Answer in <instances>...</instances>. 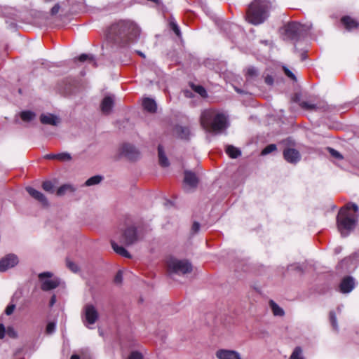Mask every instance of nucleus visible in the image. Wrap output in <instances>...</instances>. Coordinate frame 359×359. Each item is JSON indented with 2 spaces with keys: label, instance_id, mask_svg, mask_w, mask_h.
I'll return each mask as SVG.
<instances>
[{
  "label": "nucleus",
  "instance_id": "nucleus-1",
  "mask_svg": "<svg viewBox=\"0 0 359 359\" xmlns=\"http://www.w3.org/2000/svg\"><path fill=\"white\" fill-rule=\"evenodd\" d=\"M140 28L134 22L121 20L108 28L106 36L109 41L125 46L135 41L140 35Z\"/></svg>",
  "mask_w": 359,
  "mask_h": 359
},
{
  "label": "nucleus",
  "instance_id": "nucleus-2",
  "mask_svg": "<svg viewBox=\"0 0 359 359\" xmlns=\"http://www.w3.org/2000/svg\"><path fill=\"white\" fill-rule=\"evenodd\" d=\"M202 127L210 133H220L226 128V116L212 109H205L201 115Z\"/></svg>",
  "mask_w": 359,
  "mask_h": 359
},
{
  "label": "nucleus",
  "instance_id": "nucleus-3",
  "mask_svg": "<svg viewBox=\"0 0 359 359\" xmlns=\"http://www.w3.org/2000/svg\"><path fill=\"white\" fill-rule=\"evenodd\" d=\"M271 5L268 0H254L246 11V20L258 25L263 23L269 17Z\"/></svg>",
  "mask_w": 359,
  "mask_h": 359
},
{
  "label": "nucleus",
  "instance_id": "nucleus-4",
  "mask_svg": "<svg viewBox=\"0 0 359 359\" xmlns=\"http://www.w3.org/2000/svg\"><path fill=\"white\" fill-rule=\"evenodd\" d=\"M358 217V214L353 215L348 211V206L339 210L337 217V224L342 236H347L354 229Z\"/></svg>",
  "mask_w": 359,
  "mask_h": 359
},
{
  "label": "nucleus",
  "instance_id": "nucleus-5",
  "mask_svg": "<svg viewBox=\"0 0 359 359\" xmlns=\"http://www.w3.org/2000/svg\"><path fill=\"white\" fill-rule=\"evenodd\" d=\"M168 272L170 276L175 274L184 275L192 271L191 264L186 259H177L170 257L167 261Z\"/></svg>",
  "mask_w": 359,
  "mask_h": 359
},
{
  "label": "nucleus",
  "instance_id": "nucleus-6",
  "mask_svg": "<svg viewBox=\"0 0 359 359\" xmlns=\"http://www.w3.org/2000/svg\"><path fill=\"white\" fill-rule=\"evenodd\" d=\"M99 316L98 311L93 304L88 303L83 306L82 310V321L87 327L94 325L99 319Z\"/></svg>",
  "mask_w": 359,
  "mask_h": 359
},
{
  "label": "nucleus",
  "instance_id": "nucleus-7",
  "mask_svg": "<svg viewBox=\"0 0 359 359\" xmlns=\"http://www.w3.org/2000/svg\"><path fill=\"white\" fill-rule=\"evenodd\" d=\"M52 276L53 274L50 272H43L39 274L42 290L48 291L56 288L59 285L60 280L57 278L50 279Z\"/></svg>",
  "mask_w": 359,
  "mask_h": 359
},
{
  "label": "nucleus",
  "instance_id": "nucleus-8",
  "mask_svg": "<svg viewBox=\"0 0 359 359\" xmlns=\"http://www.w3.org/2000/svg\"><path fill=\"white\" fill-rule=\"evenodd\" d=\"M284 34L289 39H296L304 30V26L296 22H291L284 26Z\"/></svg>",
  "mask_w": 359,
  "mask_h": 359
},
{
  "label": "nucleus",
  "instance_id": "nucleus-9",
  "mask_svg": "<svg viewBox=\"0 0 359 359\" xmlns=\"http://www.w3.org/2000/svg\"><path fill=\"white\" fill-rule=\"evenodd\" d=\"M119 154L129 160L135 161L138 158L140 153L134 146L130 144H123L119 148Z\"/></svg>",
  "mask_w": 359,
  "mask_h": 359
},
{
  "label": "nucleus",
  "instance_id": "nucleus-10",
  "mask_svg": "<svg viewBox=\"0 0 359 359\" xmlns=\"http://www.w3.org/2000/svg\"><path fill=\"white\" fill-rule=\"evenodd\" d=\"M18 263V258L13 254H9L0 259V271L4 272L14 267Z\"/></svg>",
  "mask_w": 359,
  "mask_h": 359
},
{
  "label": "nucleus",
  "instance_id": "nucleus-11",
  "mask_svg": "<svg viewBox=\"0 0 359 359\" xmlns=\"http://www.w3.org/2000/svg\"><path fill=\"white\" fill-rule=\"evenodd\" d=\"M137 240L136 229L133 226L128 227L122 234V241L124 244L129 245Z\"/></svg>",
  "mask_w": 359,
  "mask_h": 359
},
{
  "label": "nucleus",
  "instance_id": "nucleus-12",
  "mask_svg": "<svg viewBox=\"0 0 359 359\" xmlns=\"http://www.w3.org/2000/svg\"><path fill=\"white\" fill-rule=\"evenodd\" d=\"M283 156L285 159L290 163H296L299 161L301 156L299 152L292 148H288L284 150Z\"/></svg>",
  "mask_w": 359,
  "mask_h": 359
},
{
  "label": "nucleus",
  "instance_id": "nucleus-13",
  "mask_svg": "<svg viewBox=\"0 0 359 359\" xmlns=\"http://www.w3.org/2000/svg\"><path fill=\"white\" fill-rule=\"evenodd\" d=\"M198 178L195 173L190 171L184 172V189H187V187L189 188H195L198 184Z\"/></svg>",
  "mask_w": 359,
  "mask_h": 359
},
{
  "label": "nucleus",
  "instance_id": "nucleus-14",
  "mask_svg": "<svg viewBox=\"0 0 359 359\" xmlns=\"http://www.w3.org/2000/svg\"><path fill=\"white\" fill-rule=\"evenodd\" d=\"M40 121L45 125L56 126L60 123V119L58 116L52 114H42L40 116Z\"/></svg>",
  "mask_w": 359,
  "mask_h": 359
},
{
  "label": "nucleus",
  "instance_id": "nucleus-15",
  "mask_svg": "<svg viewBox=\"0 0 359 359\" xmlns=\"http://www.w3.org/2000/svg\"><path fill=\"white\" fill-rule=\"evenodd\" d=\"M114 96H112V95L105 96L104 97V99L102 100L101 104H100V108H101L102 113H104L105 114H109L111 112V111L114 107Z\"/></svg>",
  "mask_w": 359,
  "mask_h": 359
},
{
  "label": "nucleus",
  "instance_id": "nucleus-16",
  "mask_svg": "<svg viewBox=\"0 0 359 359\" xmlns=\"http://www.w3.org/2000/svg\"><path fill=\"white\" fill-rule=\"evenodd\" d=\"M26 191L28 194L34 199L37 200L43 205H48V201L45 196L40 191L34 189L32 187H28L26 188Z\"/></svg>",
  "mask_w": 359,
  "mask_h": 359
},
{
  "label": "nucleus",
  "instance_id": "nucleus-17",
  "mask_svg": "<svg viewBox=\"0 0 359 359\" xmlns=\"http://www.w3.org/2000/svg\"><path fill=\"white\" fill-rule=\"evenodd\" d=\"M354 286V279L348 276L342 280L340 284V291L343 293H348L353 289Z\"/></svg>",
  "mask_w": 359,
  "mask_h": 359
},
{
  "label": "nucleus",
  "instance_id": "nucleus-18",
  "mask_svg": "<svg viewBox=\"0 0 359 359\" xmlns=\"http://www.w3.org/2000/svg\"><path fill=\"white\" fill-rule=\"evenodd\" d=\"M299 106L304 109L306 110H316V109H323L325 110L327 109L326 106L323 104H314L307 101H302L299 103Z\"/></svg>",
  "mask_w": 359,
  "mask_h": 359
},
{
  "label": "nucleus",
  "instance_id": "nucleus-19",
  "mask_svg": "<svg viewBox=\"0 0 359 359\" xmlns=\"http://www.w3.org/2000/svg\"><path fill=\"white\" fill-rule=\"evenodd\" d=\"M341 22L348 30L357 28L359 25L358 22L355 20L352 19L349 16H344L341 18Z\"/></svg>",
  "mask_w": 359,
  "mask_h": 359
},
{
  "label": "nucleus",
  "instance_id": "nucleus-20",
  "mask_svg": "<svg viewBox=\"0 0 359 359\" xmlns=\"http://www.w3.org/2000/svg\"><path fill=\"white\" fill-rule=\"evenodd\" d=\"M142 105L144 109L149 112L154 113L156 111V102L151 98H144L143 100Z\"/></svg>",
  "mask_w": 359,
  "mask_h": 359
},
{
  "label": "nucleus",
  "instance_id": "nucleus-21",
  "mask_svg": "<svg viewBox=\"0 0 359 359\" xmlns=\"http://www.w3.org/2000/svg\"><path fill=\"white\" fill-rule=\"evenodd\" d=\"M158 156L159 164L163 167H168L170 165L169 161L165 156L163 148L161 145L158 147Z\"/></svg>",
  "mask_w": 359,
  "mask_h": 359
},
{
  "label": "nucleus",
  "instance_id": "nucleus-22",
  "mask_svg": "<svg viewBox=\"0 0 359 359\" xmlns=\"http://www.w3.org/2000/svg\"><path fill=\"white\" fill-rule=\"evenodd\" d=\"M176 133L177 136L183 140H188L189 138L191 132L189 128L184 126H177L176 128Z\"/></svg>",
  "mask_w": 359,
  "mask_h": 359
},
{
  "label": "nucleus",
  "instance_id": "nucleus-23",
  "mask_svg": "<svg viewBox=\"0 0 359 359\" xmlns=\"http://www.w3.org/2000/svg\"><path fill=\"white\" fill-rule=\"evenodd\" d=\"M269 304L274 316L281 317L285 315L284 310L280 308L273 300H270Z\"/></svg>",
  "mask_w": 359,
  "mask_h": 359
},
{
  "label": "nucleus",
  "instance_id": "nucleus-24",
  "mask_svg": "<svg viewBox=\"0 0 359 359\" xmlns=\"http://www.w3.org/2000/svg\"><path fill=\"white\" fill-rule=\"evenodd\" d=\"M111 247H112L113 250L117 254H118L123 257H128V258L130 257V255L123 247L118 245L114 241H111Z\"/></svg>",
  "mask_w": 359,
  "mask_h": 359
},
{
  "label": "nucleus",
  "instance_id": "nucleus-25",
  "mask_svg": "<svg viewBox=\"0 0 359 359\" xmlns=\"http://www.w3.org/2000/svg\"><path fill=\"white\" fill-rule=\"evenodd\" d=\"M226 152L232 158H236L241 154V151L232 145H228L226 147Z\"/></svg>",
  "mask_w": 359,
  "mask_h": 359
},
{
  "label": "nucleus",
  "instance_id": "nucleus-26",
  "mask_svg": "<svg viewBox=\"0 0 359 359\" xmlns=\"http://www.w3.org/2000/svg\"><path fill=\"white\" fill-rule=\"evenodd\" d=\"M20 118L25 122H29L36 117V114L31 111H23L20 114Z\"/></svg>",
  "mask_w": 359,
  "mask_h": 359
},
{
  "label": "nucleus",
  "instance_id": "nucleus-27",
  "mask_svg": "<svg viewBox=\"0 0 359 359\" xmlns=\"http://www.w3.org/2000/svg\"><path fill=\"white\" fill-rule=\"evenodd\" d=\"M76 189L70 184H64L57 191V196H62L67 192H74Z\"/></svg>",
  "mask_w": 359,
  "mask_h": 359
},
{
  "label": "nucleus",
  "instance_id": "nucleus-28",
  "mask_svg": "<svg viewBox=\"0 0 359 359\" xmlns=\"http://www.w3.org/2000/svg\"><path fill=\"white\" fill-rule=\"evenodd\" d=\"M102 178L103 177L100 175L93 176L86 181L85 185L87 187H90L98 184L101 182Z\"/></svg>",
  "mask_w": 359,
  "mask_h": 359
},
{
  "label": "nucleus",
  "instance_id": "nucleus-29",
  "mask_svg": "<svg viewBox=\"0 0 359 359\" xmlns=\"http://www.w3.org/2000/svg\"><path fill=\"white\" fill-rule=\"evenodd\" d=\"M78 60L81 62L89 61V62H91L94 67L97 66L96 62L95 61V59L92 55L85 54V53L81 54L78 57Z\"/></svg>",
  "mask_w": 359,
  "mask_h": 359
},
{
  "label": "nucleus",
  "instance_id": "nucleus-30",
  "mask_svg": "<svg viewBox=\"0 0 359 359\" xmlns=\"http://www.w3.org/2000/svg\"><path fill=\"white\" fill-rule=\"evenodd\" d=\"M72 156L68 152H62L60 154H57L56 159L62 161V162H67L70 161L72 160Z\"/></svg>",
  "mask_w": 359,
  "mask_h": 359
},
{
  "label": "nucleus",
  "instance_id": "nucleus-31",
  "mask_svg": "<svg viewBox=\"0 0 359 359\" xmlns=\"http://www.w3.org/2000/svg\"><path fill=\"white\" fill-rule=\"evenodd\" d=\"M290 359H304L302 356V349L299 346H297L292 353Z\"/></svg>",
  "mask_w": 359,
  "mask_h": 359
},
{
  "label": "nucleus",
  "instance_id": "nucleus-32",
  "mask_svg": "<svg viewBox=\"0 0 359 359\" xmlns=\"http://www.w3.org/2000/svg\"><path fill=\"white\" fill-rule=\"evenodd\" d=\"M330 323L332 326V328L335 330V331H338L339 330V327H338V324H337V317H336V314L334 311H330Z\"/></svg>",
  "mask_w": 359,
  "mask_h": 359
},
{
  "label": "nucleus",
  "instance_id": "nucleus-33",
  "mask_svg": "<svg viewBox=\"0 0 359 359\" xmlns=\"http://www.w3.org/2000/svg\"><path fill=\"white\" fill-rule=\"evenodd\" d=\"M66 264L67 268L72 271L76 273L79 271V266L72 260L67 259L66 260Z\"/></svg>",
  "mask_w": 359,
  "mask_h": 359
},
{
  "label": "nucleus",
  "instance_id": "nucleus-34",
  "mask_svg": "<svg viewBox=\"0 0 359 359\" xmlns=\"http://www.w3.org/2000/svg\"><path fill=\"white\" fill-rule=\"evenodd\" d=\"M276 150V145L274 144H271L266 146L262 151V155H266L272 151Z\"/></svg>",
  "mask_w": 359,
  "mask_h": 359
},
{
  "label": "nucleus",
  "instance_id": "nucleus-35",
  "mask_svg": "<svg viewBox=\"0 0 359 359\" xmlns=\"http://www.w3.org/2000/svg\"><path fill=\"white\" fill-rule=\"evenodd\" d=\"M43 189L48 192H53V184L50 181H45L42 184Z\"/></svg>",
  "mask_w": 359,
  "mask_h": 359
},
{
  "label": "nucleus",
  "instance_id": "nucleus-36",
  "mask_svg": "<svg viewBox=\"0 0 359 359\" xmlns=\"http://www.w3.org/2000/svg\"><path fill=\"white\" fill-rule=\"evenodd\" d=\"M194 91L198 93L201 97H206L207 92L206 90L201 86H196L194 87Z\"/></svg>",
  "mask_w": 359,
  "mask_h": 359
},
{
  "label": "nucleus",
  "instance_id": "nucleus-37",
  "mask_svg": "<svg viewBox=\"0 0 359 359\" xmlns=\"http://www.w3.org/2000/svg\"><path fill=\"white\" fill-rule=\"evenodd\" d=\"M246 74L249 77H251V78L254 77L257 75V70L255 67H250L248 68Z\"/></svg>",
  "mask_w": 359,
  "mask_h": 359
},
{
  "label": "nucleus",
  "instance_id": "nucleus-38",
  "mask_svg": "<svg viewBox=\"0 0 359 359\" xmlns=\"http://www.w3.org/2000/svg\"><path fill=\"white\" fill-rule=\"evenodd\" d=\"M283 69L285 72V74L289 77L293 81H296V76L295 75L287 68L285 66H283Z\"/></svg>",
  "mask_w": 359,
  "mask_h": 359
},
{
  "label": "nucleus",
  "instance_id": "nucleus-39",
  "mask_svg": "<svg viewBox=\"0 0 359 359\" xmlns=\"http://www.w3.org/2000/svg\"><path fill=\"white\" fill-rule=\"evenodd\" d=\"M55 330V324L54 323H49L46 329V332L47 334H52Z\"/></svg>",
  "mask_w": 359,
  "mask_h": 359
},
{
  "label": "nucleus",
  "instance_id": "nucleus-40",
  "mask_svg": "<svg viewBox=\"0 0 359 359\" xmlns=\"http://www.w3.org/2000/svg\"><path fill=\"white\" fill-rule=\"evenodd\" d=\"M128 359H143V357L140 353L133 351L130 354Z\"/></svg>",
  "mask_w": 359,
  "mask_h": 359
},
{
  "label": "nucleus",
  "instance_id": "nucleus-41",
  "mask_svg": "<svg viewBox=\"0 0 359 359\" xmlns=\"http://www.w3.org/2000/svg\"><path fill=\"white\" fill-rule=\"evenodd\" d=\"M7 334L12 338H15L17 337V332L12 327H8L6 330Z\"/></svg>",
  "mask_w": 359,
  "mask_h": 359
},
{
  "label": "nucleus",
  "instance_id": "nucleus-42",
  "mask_svg": "<svg viewBox=\"0 0 359 359\" xmlns=\"http://www.w3.org/2000/svg\"><path fill=\"white\" fill-rule=\"evenodd\" d=\"M15 309V304H10L8 305L6 308V310H5V313L8 316H10L11 315L14 310Z\"/></svg>",
  "mask_w": 359,
  "mask_h": 359
},
{
  "label": "nucleus",
  "instance_id": "nucleus-43",
  "mask_svg": "<svg viewBox=\"0 0 359 359\" xmlns=\"http://www.w3.org/2000/svg\"><path fill=\"white\" fill-rule=\"evenodd\" d=\"M170 26L173 32L176 34L177 36H180V30L178 25L175 22H171Z\"/></svg>",
  "mask_w": 359,
  "mask_h": 359
},
{
  "label": "nucleus",
  "instance_id": "nucleus-44",
  "mask_svg": "<svg viewBox=\"0 0 359 359\" xmlns=\"http://www.w3.org/2000/svg\"><path fill=\"white\" fill-rule=\"evenodd\" d=\"M122 280H123V274H122V272L121 271H118L116 276H115V278H114V282L116 283H121L122 282Z\"/></svg>",
  "mask_w": 359,
  "mask_h": 359
},
{
  "label": "nucleus",
  "instance_id": "nucleus-45",
  "mask_svg": "<svg viewBox=\"0 0 359 359\" xmlns=\"http://www.w3.org/2000/svg\"><path fill=\"white\" fill-rule=\"evenodd\" d=\"M60 6L58 4H56L50 10V14L52 15H56L60 11Z\"/></svg>",
  "mask_w": 359,
  "mask_h": 359
},
{
  "label": "nucleus",
  "instance_id": "nucleus-46",
  "mask_svg": "<svg viewBox=\"0 0 359 359\" xmlns=\"http://www.w3.org/2000/svg\"><path fill=\"white\" fill-rule=\"evenodd\" d=\"M200 229V224L198 222H194L192 226H191V231L194 233H196Z\"/></svg>",
  "mask_w": 359,
  "mask_h": 359
},
{
  "label": "nucleus",
  "instance_id": "nucleus-47",
  "mask_svg": "<svg viewBox=\"0 0 359 359\" xmlns=\"http://www.w3.org/2000/svg\"><path fill=\"white\" fill-rule=\"evenodd\" d=\"M329 150L332 156L334 157L337 158H342V156L337 151L334 150V149H329Z\"/></svg>",
  "mask_w": 359,
  "mask_h": 359
},
{
  "label": "nucleus",
  "instance_id": "nucleus-48",
  "mask_svg": "<svg viewBox=\"0 0 359 359\" xmlns=\"http://www.w3.org/2000/svg\"><path fill=\"white\" fill-rule=\"evenodd\" d=\"M348 206V211L350 212V209L352 208L354 212H355V214H357L358 211V207L356 204L355 203H348L346 205V207Z\"/></svg>",
  "mask_w": 359,
  "mask_h": 359
},
{
  "label": "nucleus",
  "instance_id": "nucleus-49",
  "mask_svg": "<svg viewBox=\"0 0 359 359\" xmlns=\"http://www.w3.org/2000/svg\"><path fill=\"white\" fill-rule=\"evenodd\" d=\"M6 329L3 324H0V339H3L5 336Z\"/></svg>",
  "mask_w": 359,
  "mask_h": 359
},
{
  "label": "nucleus",
  "instance_id": "nucleus-50",
  "mask_svg": "<svg viewBox=\"0 0 359 359\" xmlns=\"http://www.w3.org/2000/svg\"><path fill=\"white\" fill-rule=\"evenodd\" d=\"M265 82L266 83H267L268 85H273V79L271 76H266L265 77Z\"/></svg>",
  "mask_w": 359,
  "mask_h": 359
},
{
  "label": "nucleus",
  "instance_id": "nucleus-51",
  "mask_svg": "<svg viewBox=\"0 0 359 359\" xmlns=\"http://www.w3.org/2000/svg\"><path fill=\"white\" fill-rule=\"evenodd\" d=\"M56 156H57V154H46L44 156V158L48 159V160L56 159Z\"/></svg>",
  "mask_w": 359,
  "mask_h": 359
},
{
  "label": "nucleus",
  "instance_id": "nucleus-52",
  "mask_svg": "<svg viewBox=\"0 0 359 359\" xmlns=\"http://www.w3.org/2000/svg\"><path fill=\"white\" fill-rule=\"evenodd\" d=\"M56 302V297L55 295H53L50 300V306H53Z\"/></svg>",
  "mask_w": 359,
  "mask_h": 359
},
{
  "label": "nucleus",
  "instance_id": "nucleus-53",
  "mask_svg": "<svg viewBox=\"0 0 359 359\" xmlns=\"http://www.w3.org/2000/svg\"><path fill=\"white\" fill-rule=\"evenodd\" d=\"M70 359H79V357L77 355H73Z\"/></svg>",
  "mask_w": 359,
  "mask_h": 359
},
{
  "label": "nucleus",
  "instance_id": "nucleus-54",
  "mask_svg": "<svg viewBox=\"0 0 359 359\" xmlns=\"http://www.w3.org/2000/svg\"><path fill=\"white\" fill-rule=\"evenodd\" d=\"M137 53L142 57H145V55L144 53H142V52L140 51H137Z\"/></svg>",
  "mask_w": 359,
  "mask_h": 359
}]
</instances>
